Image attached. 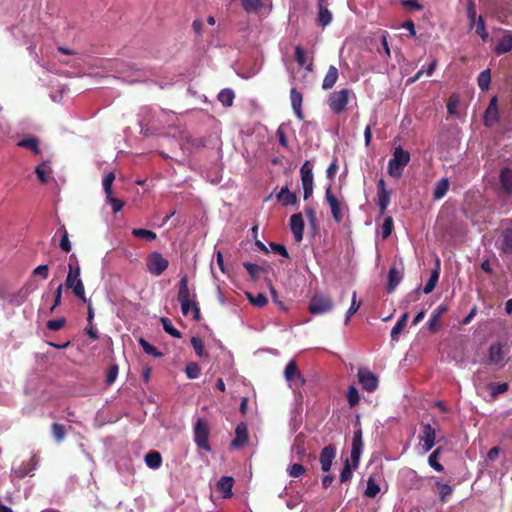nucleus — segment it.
Wrapping results in <instances>:
<instances>
[{
  "mask_svg": "<svg viewBox=\"0 0 512 512\" xmlns=\"http://www.w3.org/2000/svg\"><path fill=\"white\" fill-rule=\"evenodd\" d=\"M363 449L362 431L358 429L354 432L352 449H351V460L354 463V467H357L360 459V455Z\"/></svg>",
  "mask_w": 512,
  "mask_h": 512,
  "instance_id": "14",
  "label": "nucleus"
},
{
  "mask_svg": "<svg viewBox=\"0 0 512 512\" xmlns=\"http://www.w3.org/2000/svg\"><path fill=\"white\" fill-rule=\"evenodd\" d=\"M380 492V486L373 477H369L367 480V487L364 491V495L368 498H375Z\"/></svg>",
  "mask_w": 512,
  "mask_h": 512,
  "instance_id": "37",
  "label": "nucleus"
},
{
  "mask_svg": "<svg viewBox=\"0 0 512 512\" xmlns=\"http://www.w3.org/2000/svg\"><path fill=\"white\" fill-rule=\"evenodd\" d=\"M35 173H36L38 179L42 183L48 182V179H49V176H50V173H51V168L49 166V163L45 161L42 164L38 165L35 168Z\"/></svg>",
  "mask_w": 512,
  "mask_h": 512,
  "instance_id": "35",
  "label": "nucleus"
},
{
  "mask_svg": "<svg viewBox=\"0 0 512 512\" xmlns=\"http://www.w3.org/2000/svg\"><path fill=\"white\" fill-rule=\"evenodd\" d=\"M243 266L245 267L249 275L252 276L253 278H256L258 276L259 271L261 270L259 265L251 262H245L243 263Z\"/></svg>",
  "mask_w": 512,
  "mask_h": 512,
  "instance_id": "61",
  "label": "nucleus"
},
{
  "mask_svg": "<svg viewBox=\"0 0 512 512\" xmlns=\"http://www.w3.org/2000/svg\"><path fill=\"white\" fill-rule=\"evenodd\" d=\"M489 389L491 392V395L493 397H496L499 394H502L508 390V384L507 383H492L489 385Z\"/></svg>",
  "mask_w": 512,
  "mask_h": 512,
  "instance_id": "56",
  "label": "nucleus"
},
{
  "mask_svg": "<svg viewBox=\"0 0 512 512\" xmlns=\"http://www.w3.org/2000/svg\"><path fill=\"white\" fill-rule=\"evenodd\" d=\"M208 437H209V427L208 424L202 420L197 419L195 425H194V441L197 444V446L201 449H204L206 451H210V445L208 443Z\"/></svg>",
  "mask_w": 512,
  "mask_h": 512,
  "instance_id": "6",
  "label": "nucleus"
},
{
  "mask_svg": "<svg viewBox=\"0 0 512 512\" xmlns=\"http://www.w3.org/2000/svg\"><path fill=\"white\" fill-rule=\"evenodd\" d=\"M168 266L169 261L157 251L151 252L146 258L147 271L153 276H160Z\"/></svg>",
  "mask_w": 512,
  "mask_h": 512,
  "instance_id": "5",
  "label": "nucleus"
},
{
  "mask_svg": "<svg viewBox=\"0 0 512 512\" xmlns=\"http://www.w3.org/2000/svg\"><path fill=\"white\" fill-rule=\"evenodd\" d=\"M191 345H192V347L194 348L196 354L199 357H203L204 356L205 353H204L203 342H202V340L199 337H192Z\"/></svg>",
  "mask_w": 512,
  "mask_h": 512,
  "instance_id": "60",
  "label": "nucleus"
},
{
  "mask_svg": "<svg viewBox=\"0 0 512 512\" xmlns=\"http://www.w3.org/2000/svg\"><path fill=\"white\" fill-rule=\"evenodd\" d=\"M284 378L294 391L299 390L305 384V378L299 371L295 360H290L285 366Z\"/></svg>",
  "mask_w": 512,
  "mask_h": 512,
  "instance_id": "4",
  "label": "nucleus"
},
{
  "mask_svg": "<svg viewBox=\"0 0 512 512\" xmlns=\"http://www.w3.org/2000/svg\"><path fill=\"white\" fill-rule=\"evenodd\" d=\"M270 247L274 253L282 255L285 258H289V253L284 245L271 243Z\"/></svg>",
  "mask_w": 512,
  "mask_h": 512,
  "instance_id": "64",
  "label": "nucleus"
},
{
  "mask_svg": "<svg viewBox=\"0 0 512 512\" xmlns=\"http://www.w3.org/2000/svg\"><path fill=\"white\" fill-rule=\"evenodd\" d=\"M248 440V428L244 422L239 423L235 429V438L232 440L231 445L234 448L242 447Z\"/></svg>",
  "mask_w": 512,
  "mask_h": 512,
  "instance_id": "17",
  "label": "nucleus"
},
{
  "mask_svg": "<svg viewBox=\"0 0 512 512\" xmlns=\"http://www.w3.org/2000/svg\"><path fill=\"white\" fill-rule=\"evenodd\" d=\"M353 470L352 467L349 464V461L346 460L345 465L340 473V481L346 482L352 478Z\"/></svg>",
  "mask_w": 512,
  "mask_h": 512,
  "instance_id": "59",
  "label": "nucleus"
},
{
  "mask_svg": "<svg viewBox=\"0 0 512 512\" xmlns=\"http://www.w3.org/2000/svg\"><path fill=\"white\" fill-rule=\"evenodd\" d=\"M290 229L296 242L303 239L304 219L301 213L293 214L290 217Z\"/></svg>",
  "mask_w": 512,
  "mask_h": 512,
  "instance_id": "12",
  "label": "nucleus"
},
{
  "mask_svg": "<svg viewBox=\"0 0 512 512\" xmlns=\"http://www.w3.org/2000/svg\"><path fill=\"white\" fill-rule=\"evenodd\" d=\"M318 8H319L318 23L322 27H326L327 25H329L332 22V19H333L332 13L330 12V10L327 7H325L323 5L322 0L319 1Z\"/></svg>",
  "mask_w": 512,
  "mask_h": 512,
  "instance_id": "23",
  "label": "nucleus"
},
{
  "mask_svg": "<svg viewBox=\"0 0 512 512\" xmlns=\"http://www.w3.org/2000/svg\"><path fill=\"white\" fill-rule=\"evenodd\" d=\"M325 198L329 204L333 219L339 223L342 220L340 203H339L337 197L332 194L331 187H328L326 189Z\"/></svg>",
  "mask_w": 512,
  "mask_h": 512,
  "instance_id": "15",
  "label": "nucleus"
},
{
  "mask_svg": "<svg viewBox=\"0 0 512 512\" xmlns=\"http://www.w3.org/2000/svg\"><path fill=\"white\" fill-rule=\"evenodd\" d=\"M475 31H476L477 35H479L483 41H485V42L488 41L489 35L486 31L485 23L481 16L477 19V22L475 23Z\"/></svg>",
  "mask_w": 512,
  "mask_h": 512,
  "instance_id": "54",
  "label": "nucleus"
},
{
  "mask_svg": "<svg viewBox=\"0 0 512 512\" xmlns=\"http://www.w3.org/2000/svg\"><path fill=\"white\" fill-rule=\"evenodd\" d=\"M393 227H394V224H393L392 217L387 216L384 219L383 224L381 226V236L383 239H387L391 235V233L393 231Z\"/></svg>",
  "mask_w": 512,
  "mask_h": 512,
  "instance_id": "49",
  "label": "nucleus"
},
{
  "mask_svg": "<svg viewBox=\"0 0 512 512\" xmlns=\"http://www.w3.org/2000/svg\"><path fill=\"white\" fill-rule=\"evenodd\" d=\"M181 310L183 315H188L191 311L194 313V318H199V308L197 307L194 299L193 300H186V301H180Z\"/></svg>",
  "mask_w": 512,
  "mask_h": 512,
  "instance_id": "36",
  "label": "nucleus"
},
{
  "mask_svg": "<svg viewBox=\"0 0 512 512\" xmlns=\"http://www.w3.org/2000/svg\"><path fill=\"white\" fill-rule=\"evenodd\" d=\"M234 480L232 477L223 476L217 482V489L222 493L223 498H230L232 496Z\"/></svg>",
  "mask_w": 512,
  "mask_h": 512,
  "instance_id": "20",
  "label": "nucleus"
},
{
  "mask_svg": "<svg viewBox=\"0 0 512 512\" xmlns=\"http://www.w3.org/2000/svg\"><path fill=\"white\" fill-rule=\"evenodd\" d=\"M145 464L151 469H158L162 464V456L158 451H149L145 455Z\"/></svg>",
  "mask_w": 512,
  "mask_h": 512,
  "instance_id": "27",
  "label": "nucleus"
},
{
  "mask_svg": "<svg viewBox=\"0 0 512 512\" xmlns=\"http://www.w3.org/2000/svg\"><path fill=\"white\" fill-rule=\"evenodd\" d=\"M403 278L402 271L396 267H391L388 273L387 291L393 292Z\"/></svg>",
  "mask_w": 512,
  "mask_h": 512,
  "instance_id": "21",
  "label": "nucleus"
},
{
  "mask_svg": "<svg viewBox=\"0 0 512 512\" xmlns=\"http://www.w3.org/2000/svg\"><path fill=\"white\" fill-rule=\"evenodd\" d=\"M132 234L135 237L146 239L149 241H153L156 239L157 235L151 230L142 229V228H134L132 229Z\"/></svg>",
  "mask_w": 512,
  "mask_h": 512,
  "instance_id": "47",
  "label": "nucleus"
},
{
  "mask_svg": "<svg viewBox=\"0 0 512 512\" xmlns=\"http://www.w3.org/2000/svg\"><path fill=\"white\" fill-rule=\"evenodd\" d=\"M391 191L377 193V204L380 209V213L383 214L390 204Z\"/></svg>",
  "mask_w": 512,
  "mask_h": 512,
  "instance_id": "45",
  "label": "nucleus"
},
{
  "mask_svg": "<svg viewBox=\"0 0 512 512\" xmlns=\"http://www.w3.org/2000/svg\"><path fill=\"white\" fill-rule=\"evenodd\" d=\"M290 99H291V105H292L295 115L300 120H302L303 119V113L301 110L302 94L299 91H297L295 88H292L290 91Z\"/></svg>",
  "mask_w": 512,
  "mask_h": 512,
  "instance_id": "22",
  "label": "nucleus"
},
{
  "mask_svg": "<svg viewBox=\"0 0 512 512\" xmlns=\"http://www.w3.org/2000/svg\"><path fill=\"white\" fill-rule=\"evenodd\" d=\"M52 435L57 442H61L65 437V427L61 424L54 423L52 426Z\"/></svg>",
  "mask_w": 512,
  "mask_h": 512,
  "instance_id": "57",
  "label": "nucleus"
},
{
  "mask_svg": "<svg viewBox=\"0 0 512 512\" xmlns=\"http://www.w3.org/2000/svg\"><path fill=\"white\" fill-rule=\"evenodd\" d=\"M114 180H115V175L112 172H109L104 176L102 185H103V189H104L106 196H109L110 194H112V184H113Z\"/></svg>",
  "mask_w": 512,
  "mask_h": 512,
  "instance_id": "52",
  "label": "nucleus"
},
{
  "mask_svg": "<svg viewBox=\"0 0 512 512\" xmlns=\"http://www.w3.org/2000/svg\"><path fill=\"white\" fill-rule=\"evenodd\" d=\"M358 381L362 388L371 393L374 392L379 385L378 377L366 367H360L357 372Z\"/></svg>",
  "mask_w": 512,
  "mask_h": 512,
  "instance_id": "7",
  "label": "nucleus"
},
{
  "mask_svg": "<svg viewBox=\"0 0 512 512\" xmlns=\"http://www.w3.org/2000/svg\"><path fill=\"white\" fill-rule=\"evenodd\" d=\"M38 461L35 456H32L29 460L21 462L19 465H13L12 471L18 478H24L26 476L34 475Z\"/></svg>",
  "mask_w": 512,
  "mask_h": 512,
  "instance_id": "8",
  "label": "nucleus"
},
{
  "mask_svg": "<svg viewBox=\"0 0 512 512\" xmlns=\"http://www.w3.org/2000/svg\"><path fill=\"white\" fill-rule=\"evenodd\" d=\"M217 98L222 103L223 106L230 107L233 104L235 95L232 89L225 88L219 92Z\"/></svg>",
  "mask_w": 512,
  "mask_h": 512,
  "instance_id": "34",
  "label": "nucleus"
},
{
  "mask_svg": "<svg viewBox=\"0 0 512 512\" xmlns=\"http://www.w3.org/2000/svg\"><path fill=\"white\" fill-rule=\"evenodd\" d=\"M504 356H503V349L502 345L500 343L492 344L489 348V359L492 363L498 364L502 362Z\"/></svg>",
  "mask_w": 512,
  "mask_h": 512,
  "instance_id": "31",
  "label": "nucleus"
},
{
  "mask_svg": "<svg viewBox=\"0 0 512 512\" xmlns=\"http://www.w3.org/2000/svg\"><path fill=\"white\" fill-rule=\"evenodd\" d=\"M160 321L166 333L172 337L181 338V332L173 326L172 322L168 318L162 317Z\"/></svg>",
  "mask_w": 512,
  "mask_h": 512,
  "instance_id": "43",
  "label": "nucleus"
},
{
  "mask_svg": "<svg viewBox=\"0 0 512 512\" xmlns=\"http://www.w3.org/2000/svg\"><path fill=\"white\" fill-rule=\"evenodd\" d=\"M336 455V449L332 445L324 447L320 454L321 469L328 472Z\"/></svg>",
  "mask_w": 512,
  "mask_h": 512,
  "instance_id": "16",
  "label": "nucleus"
},
{
  "mask_svg": "<svg viewBox=\"0 0 512 512\" xmlns=\"http://www.w3.org/2000/svg\"><path fill=\"white\" fill-rule=\"evenodd\" d=\"M139 344L142 347L143 351L156 358H160L163 356V353L160 352L156 347L151 345L148 341H146L144 338L139 339Z\"/></svg>",
  "mask_w": 512,
  "mask_h": 512,
  "instance_id": "39",
  "label": "nucleus"
},
{
  "mask_svg": "<svg viewBox=\"0 0 512 512\" xmlns=\"http://www.w3.org/2000/svg\"><path fill=\"white\" fill-rule=\"evenodd\" d=\"M64 324H65V319L59 318V319H54V320L48 321L47 327L51 331H58L64 326Z\"/></svg>",
  "mask_w": 512,
  "mask_h": 512,
  "instance_id": "62",
  "label": "nucleus"
},
{
  "mask_svg": "<svg viewBox=\"0 0 512 512\" xmlns=\"http://www.w3.org/2000/svg\"><path fill=\"white\" fill-rule=\"evenodd\" d=\"M442 453V448H436L428 457V464L431 468H433L437 472H442L444 470L443 465L438 461L439 456Z\"/></svg>",
  "mask_w": 512,
  "mask_h": 512,
  "instance_id": "32",
  "label": "nucleus"
},
{
  "mask_svg": "<svg viewBox=\"0 0 512 512\" xmlns=\"http://www.w3.org/2000/svg\"><path fill=\"white\" fill-rule=\"evenodd\" d=\"M247 13H256L263 5L262 0H239Z\"/></svg>",
  "mask_w": 512,
  "mask_h": 512,
  "instance_id": "40",
  "label": "nucleus"
},
{
  "mask_svg": "<svg viewBox=\"0 0 512 512\" xmlns=\"http://www.w3.org/2000/svg\"><path fill=\"white\" fill-rule=\"evenodd\" d=\"M420 443L424 453L430 451L435 445L436 431L430 424H425L423 426L422 435L420 436Z\"/></svg>",
  "mask_w": 512,
  "mask_h": 512,
  "instance_id": "11",
  "label": "nucleus"
},
{
  "mask_svg": "<svg viewBox=\"0 0 512 512\" xmlns=\"http://www.w3.org/2000/svg\"><path fill=\"white\" fill-rule=\"evenodd\" d=\"M448 189H449V181H448V179L447 178H442L435 185V189H434V192H433V198L435 200L442 199L446 195Z\"/></svg>",
  "mask_w": 512,
  "mask_h": 512,
  "instance_id": "30",
  "label": "nucleus"
},
{
  "mask_svg": "<svg viewBox=\"0 0 512 512\" xmlns=\"http://www.w3.org/2000/svg\"><path fill=\"white\" fill-rule=\"evenodd\" d=\"M490 81H491V75H490L489 69L482 71L479 74L478 79H477L478 86L482 91L488 90Z\"/></svg>",
  "mask_w": 512,
  "mask_h": 512,
  "instance_id": "46",
  "label": "nucleus"
},
{
  "mask_svg": "<svg viewBox=\"0 0 512 512\" xmlns=\"http://www.w3.org/2000/svg\"><path fill=\"white\" fill-rule=\"evenodd\" d=\"M106 201H107V203H109L111 205L114 213L121 211V209L124 206V202L120 199L114 198L112 196V194H110L109 196H106Z\"/></svg>",
  "mask_w": 512,
  "mask_h": 512,
  "instance_id": "58",
  "label": "nucleus"
},
{
  "mask_svg": "<svg viewBox=\"0 0 512 512\" xmlns=\"http://www.w3.org/2000/svg\"><path fill=\"white\" fill-rule=\"evenodd\" d=\"M410 161V153L401 146L395 147L392 158L388 162V173L393 178H400Z\"/></svg>",
  "mask_w": 512,
  "mask_h": 512,
  "instance_id": "1",
  "label": "nucleus"
},
{
  "mask_svg": "<svg viewBox=\"0 0 512 512\" xmlns=\"http://www.w3.org/2000/svg\"><path fill=\"white\" fill-rule=\"evenodd\" d=\"M287 472L293 478H300L305 474L306 469L302 464L294 463L288 467Z\"/></svg>",
  "mask_w": 512,
  "mask_h": 512,
  "instance_id": "50",
  "label": "nucleus"
},
{
  "mask_svg": "<svg viewBox=\"0 0 512 512\" xmlns=\"http://www.w3.org/2000/svg\"><path fill=\"white\" fill-rule=\"evenodd\" d=\"M276 198L283 206L294 205L297 202L296 194L291 192L286 186L280 189L276 194Z\"/></svg>",
  "mask_w": 512,
  "mask_h": 512,
  "instance_id": "19",
  "label": "nucleus"
},
{
  "mask_svg": "<svg viewBox=\"0 0 512 512\" xmlns=\"http://www.w3.org/2000/svg\"><path fill=\"white\" fill-rule=\"evenodd\" d=\"M300 174H301V182L302 183H314L313 182L312 166L309 164L308 161H306L301 166Z\"/></svg>",
  "mask_w": 512,
  "mask_h": 512,
  "instance_id": "42",
  "label": "nucleus"
},
{
  "mask_svg": "<svg viewBox=\"0 0 512 512\" xmlns=\"http://www.w3.org/2000/svg\"><path fill=\"white\" fill-rule=\"evenodd\" d=\"M305 456V447L302 440V436L298 435L291 447V458L300 460Z\"/></svg>",
  "mask_w": 512,
  "mask_h": 512,
  "instance_id": "24",
  "label": "nucleus"
},
{
  "mask_svg": "<svg viewBox=\"0 0 512 512\" xmlns=\"http://www.w3.org/2000/svg\"><path fill=\"white\" fill-rule=\"evenodd\" d=\"M18 146L30 149L35 154H39V142L35 137H28L18 142Z\"/></svg>",
  "mask_w": 512,
  "mask_h": 512,
  "instance_id": "38",
  "label": "nucleus"
},
{
  "mask_svg": "<svg viewBox=\"0 0 512 512\" xmlns=\"http://www.w3.org/2000/svg\"><path fill=\"white\" fill-rule=\"evenodd\" d=\"M185 373L189 379H196L200 375V367L197 363L191 362L186 366Z\"/></svg>",
  "mask_w": 512,
  "mask_h": 512,
  "instance_id": "55",
  "label": "nucleus"
},
{
  "mask_svg": "<svg viewBox=\"0 0 512 512\" xmlns=\"http://www.w3.org/2000/svg\"><path fill=\"white\" fill-rule=\"evenodd\" d=\"M346 398H347V402L351 408L355 407L356 405L359 404L360 395L355 386H353V385L349 386V388L346 392Z\"/></svg>",
  "mask_w": 512,
  "mask_h": 512,
  "instance_id": "41",
  "label": "nucleus"
},
{
  "mask_svg": "<svg viewBox=\"0 0 512 512\" xmlns=\"http://www.w3.org/2000/svg\"><path fill=\"white\" fill-rule=\"evenodd\" d=\"M499 120V112L497 108V98L493 97L484 113V124L487 127L494 126Z\"/></svg>",
  "mask_w": 512,
  "mask_h": 512,
  "instance_id": "13",
  "label": "nucleus"
},
{
  "mask_svg": "<svg viewBox=\"0 0 512 512\" xmlns=\"http://www.w3.org/2000/svg\"><path fill=\"white\" fill-rule=\"evenodd\" d=\"M110 64L112 68L115 70V72L118 73L120 76H122L128 70L134 69L133 65L129 63H124L122 61H114Z\"/></svg>",
  "mask_w": 512,
  "mask_h": 512,
  "instance_id": "53",
  "label": "nucleus"
},
{
  "mask_svg": "<svg viewBox=\"0 0 512 512\" xmlns=\"http://www.w3.org/2000/svg\"><path fill=\"white\" fill-rule=\"evenodd\" d=\"M332 307V301L328 297L316 295L310 301L309 311L312 314H322L330 311Z\"/></svg>",
  "mask_w": 512,
  "mask_h": 512,
  "instance_id": "9",
  "label": "nucleus"
},
{
  "mask_svg": "<svg viewBox=\"0 0 512 512\" xmlns=\"http://www.w3.org/2000/svg\"><path fill=\"white\" fill-rule=\"evenodd\" d=\"M65 286L68 289H71L76 297H78L84 303L88 302V299L85 295L84 284L80 277V267L78 264L73 266L69 264V271L66 276Z\"/></svg>",
  "mask_w": 512,
  "mask_h": 512,
  "instance_id": "2",
  "label": "nucleus"
},
{
  "mask_svg": "<svg viewBox=\"0 0 512 512\" xmlns=\"http://www.w3.org/2000/svg\"><path fill=\"white\" fill-rule=\"evenodd\" d=\"M499 31L502 36L498 39L494 47V52L497 55H502L512 50V31L505 29H499Z\"/></svg>",
  "mask_w": 512,
  "mask_h": 512,
  "instance_id": "10",
  "label": "nucleus"
},
{
  "mask_svg": "<svg viewBox=\"0 0 512 512\" xmlns=\"http://www.w3.org/2000/svg\"><path fill=\"white\" fill-rule=\"evenodd\" d=\"M439 280V260H437V267L431 272V275L423 288L424 294H430Z\"/></svg>",
  "mask_w": 512,
  "mask_h": 512,
  "instance_id": "29",
  "label": "nucleus"
},
{
  "mask_svg": "<svg viewBox=\"0 0 512 512\" xmlns=\"http://www.w3.org/2000/svg\"><path fill=\"white\" fill-rule=\"evenodd\" d=\"M246 297L251 304L257 307H263L267 304V297L263 293H258L257 295H253L250 292H246Z\"/></svg>",
  "mask_w": 512,
  "mask_h": 512,
  "instance_id": "44",
  "label": "nucleus"
},
{
  "mask_svg": "<svg viewBox=\"0 0 512 512\" xmlns=\"http://www.w3.org/2000/svg\"><path fill=\"white\" fill-rule=\"evenodd\" d=\"M193 300V295L188 287V278L183 276L179 281L178 301Z\"/></svg>",
  "mask_w": 512,
  "mask_h": 512,
  "instance_id": "25",
  "label": "nucleus"
},
{
  "mask_svg": "<svg viewBox=\"0 0 512 512\" xmlns=\"http://www.w3.org/2000/svg\"><path fill=\"white\" fill-rule=\"evenodd\" d=\"M500 183L507 193H512V169L503 168L500 171Z\"/></svg>",
  "mask_w": 512,
  "mask_h": 512,
  "instance_id": "26",
  "label": "nucleus"
},
{
  "mask_svg": "<svg viewBox=\"0 0 512 512\" xmlns=\"http://www.w3.org/2000/svg\"><path fill=\"white\" fill-rule=\"evenodd\" d=\"M448 310V306L445 304L439 305L431 314L430 319L427 322L428 330L434 332L438 330L439 324L438 321L440 317Z\"/></svg>",
  "mask_w": 512,
  "mask_h": 512,
  "instance_id": "18",
  "label": "nucleus"
},
{
  "mask_svg": "<svg viewBox=\"0 0 512 512\" xmlns=\"http://www.w3.org/2000/svg\"><path fill=\"white\" fill-rule=\"evenodd\" d=\"M501 250L506 254H512V231H505L501 243Z\"/></svg>",
  "mask_w": 512,
  "mask_h": 512,
  "instance_id": "48",
  "label": "nucleus"
},
{
  "mask_svg": "<svg viewBox=\"0 0 512 512\" xmlns=\"http://www.w3.org/2000/svg\"><path fill=\"white\" fill-rule=\"evenodd\" d=\"M350 94L351 90L347 88L332 92L328 98L330 110L335 114L342 113L349 102Z\"/></svg>",
  "mask_w": 512,
  "mask_h": 512,
  "instance_id": "3",
  "label": "nucleus"
},
{
  "mask_svg": "<svg viewBox=\"0 0 512 512\" xmlns=\"http://www.w3.org/2000/svg\"><path fill=\"white\" fill-rule=\"evenodd\" d=\"M338 79V70L335 66H330L322 83L325 90L332 88Z\"/></svg>",
  "mask_w": 512,
  "mask_h": 512,
  "instance_id": "28",
  "label": "nucleus"
},
{
  "mask_svg": "<svg viewBox=\"0 0 512 512\" xmlns=\"http://www.w3.org/2000/svg\"><path fill=\"white\" fill-rule=\"evenodd\" d=\"M408 319V313H404L396 322V324L393 326L391 330V339L393 341H397L399 339V334L403 330V328L406 326Z\"/></svg>",
  "mask_w": 512,
  "mask_h": 512,
  "instance_id": "33",
  "label": "nucleus"
},
{
  "mask_svg": "<svg viewBox=\"0 0 512 512\" xmlns=\"http://www.w3.org/2000/svg\"><path fill=\"white\" fill-rule=\"evenodd\" d=\"M360 306L361 303L356 301V292L354 291L352 294L351 306L346 312L345 325H347L350 322L351 316L354 315L359 310Z\"/></svg>",
  "mask_w": 512,
  "mask_h": 512,
  "instance_id": "51",
  "label": "nucleus"
},
{
  "mask_svg": "<svg viewBox=\"0 0 512 512\" xmlns=\"http://www.w3.org/2000/svg\"><path fill=\"white\" fill-rule=\"evenodd\" d=\"M436 485L440 487V498L445 501L446 497L452 493V488L448 484L436 482Z\"/></svg>",
  "mask_w": 512,
  "mask_h": 512,
  "instance_id": "63",
  "label": "nucleus"
}]
</instances>
